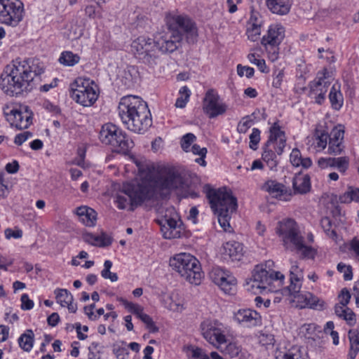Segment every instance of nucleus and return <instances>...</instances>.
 <instances>
[{
	"instance_id": "9d476101",
	"label": "nucleus",
	"mask_w": 359,
	"mask_h": 359,
	"mask_svg": "<svg viewBox=\"0 0 359 359\" xmlns=\"http://www.w3.org/2000/svg\"><path fill=\"white\" fill-rule=\"evenodd\" d=\"M283 279L284 276L280 272L266 270L262 266L257 265L252 271V277L246 280V290L254 293L256 290H259L261 292H273L275 289L273 283H281Z\"/></svg>"
},
{
	"instance_id": "4c0bfd02",
	"label": "nucleus",
	"mask_w": 359,
	"mask_h": 359,
	"mask_svg": "<svg viewBox=\"0 0 359 359\" xmlns=\"http://www.w3.org/2000/svg\"><path fill=\"white\" fill-rule=\"evenodd\" d=\"M237 283V280L234 276H233L230 272H229L224 280L219 283L218 286L225 292L230 293L235 287Z\"/></svg>"
},
{
	"instance_id": "e433bc0d",
	"label": "nucleus",
	"mask_w": 359,
	"mask_h": 359,
	"mask_svg": "<svg viewBox=\"0 0 359 359\" xmlns=\"http://www.w3.org/2000/svg\"><path fill=\"white\" fill-rule=\"evenodd\" d=\"M225 355H228L231 358H236L241 353V347L235 342H231L227 344L224 348L222 345L217 346Z\"/></svg>"
},
{
	"instance_id": "cd10ccee",
	"label": "nucleus",
	"mask_w": 359,
	"mask_h": 359,
	"mask_svg": "<svg viewBox=\"0 0 359 359\" xmlns=\"http://www.w3.org/2000/svg\"><path fill=\"white\" fill-rule=\"evenodd\" d=\"M243 247L236 241H229L223 246V255L232 261L240 260L242 257Z\"/></svg>"
},
{
	"instance_id": "1a4fd4ad",
	"label": "nucleus",
	"mask_w": 359,
	"mask_h": 359,
	"mask_svg": "<svg viewBox=\"0 0 359 359\" xmlns=\"http://www.w3.org/2000/svg\"><path fill=\"white\" fill-rule=\"evenodd\" d=\"M100 142L111 147L116 153L127 154L134 146L133 141L116 125L108 123L104 124L99 133Z\"/></svg>"
},
{
	"instance_id": "4468645a",
	"label": "nucleus",
	"mask_w": 359,
	"mask_h": 359,
	"mask_svg": "<svg viewBox=\"0 0 359 359\" xmlns=\"http://www.w3.org/2000/svg\"><path fill=\"white\" fill-rule=\"evenodd\" d=\"M157 222L161 226L165 238L172 239L178 236L180 232L177 229L180 225V219L174 208L167 209L165 215L157 219Z\"/></svg>"
},
{
	"instance_id": "72a5a7b5",
	"label": "nucleus",
	"mask_w": 359,
	"mask_h": 359,
	"mask_svg": "<svg viewBox=\"0 0 359 359\" xmlns=\"http://www.w3.org/2000/svg\"><path fill=\"white\" fill-rule=\"evenodd\" d=\"M342 203H349L352 201L359 203V189L350 187L347 191L339 196Z\"/></svg>"
},
{
	"instance_id": "423d86ee",
	"label": "nucleus",
	"mask_w": 359,
	"mask_h": 359,
	"mask_svg": "<svg viewBox=\"0 0 359 359\" xmlns=\"http://www.w3.org/2000/svg\"><path fill=\"white\" fill-rule=\"evenodd\" d=\"M211 208L217 215L218 222L226 232H231L229 220L231 215L236 210L237 200L226 188L210 189L207 193Z\"/></svg>"
},
{
	"instance_id": "2eb2a0df",
	"label": "nucleus",
	"mask_w": 359,
	"mask_h": 359,
	"mask_svg": "<svg viewBox=\"0 0 359 359\" xmlns=\"http://www.w3.org/2000/svg\"><path fill=\"white\" fill-rule=\"evenodd\" d=\"M203 112L210 118L222 115L226 111V105L220 101L219 96L213 89H209L203 100Z\"/></svg>"
},
{
	"instance_id": "3c124183",
	"label": "nucleus",
	"mask_w": 359,
	"mask_h": 359,
	"mask_svg": "<svg viewBox=\"0 0 359 359\" xmlns=\"http://www.w3.org/2000/svg\"><path fill=\"white\" fill-rule=\"evenodd\" d=\"M248 58L251 63L256 65L262 72H268L266 70V66L264 60L257 58L256 55L255 53H250L248 55Z\"/></svg>"
},
{
	"instance_id": "c03bdc74",
	"label": "nucleus",
	"mask_w": 359,
	"mask_h": 359,
	"mask_svg": "<svg viewBox=\"0 0 359 359\" xmlns=\"http://www.w3.org/2000/svg\"><path fill=\"white\" fill-rule=\"evenodd\" d=\"M333 160V167L338 169V170L341 172H345L347 168H348V158L346 156L339 157V158H332Z\"/></svg>"
},
{
	"instance_id": "338daca9",
	"label": "nucleus",
	"mask_w": 359,
	"mask_h": 359,
	"mask_svg": "<svg viewBox=\"0 0 359 359\" xmlns=\"http://www.w3.org/2000/svg\"><path fill=\"white\" fill-rule=\"evenodd\" d=\"M113 353L117 359H126V356L128 355V351L125 347L114 346Z\"/></svg>"
},
{
	"instance_id": "7ed1b4c3",
	"label": "nucleus",
	"mask_w": 359,
	"mask_h": 359,
	"mask_svg": "<svg viewBox=\"0 0 359 359\" xmlns=\"http://www.w3.org/2000/svg\"><path fill=\"white\" fill-rule=\"evenodd\" d=\"M166 25L169 32L160 34L158 44L165 52L177 50L184 38L189 43H194L197 36V29L194 22L187 15L169 13L166 15Z\"/></svg>"
},
{
	"instance_id": "6e6552de",
	"label": "nucleus",
	"mask_w": 359,
	"mask_h": 359,
	"mask_svg": "<svg viewBox=\"0 0 359 359\" xmlns=\"http://www.w3.org/2000/svg\"><path fill=\"white\" fill-rule=\"evenodd\" d=\"M170 266L191 284L199 285L203 272L199 261L188 253L176 255L170 259Z\"/></svg>"
},
{
	"instance_id": "c756f323",
	"label": "nucleus",
	"mask_w": 359,
	"mask_h": 359,
	"mask_svg": "<svg viewBox=\"0 0 359 359\" xmlns=\"http://www.w3.org/2000/svg\"><path fill=\"white\" fill-rule=\"evenodd\" d=\"M350 341V350L348 359H355L359 352V324L356 329H351L348 332Z\"/></svg>"
},
{
	"instance_id": "6e6d98bb",
	"label": "nucleus",
	"mask_w": 359,
	"mask_h": 359,
	"mask_svg": "<svg viewBox=\"0 0 359 359\" xmlns=\"http://www.w3.org/2000/svg\"><path fill=\"white\" fill-rule=\"evenodd\" d=\"M338 298L339 299V302L337 304L348 306L350 302L351 295L347 288H343L338 295Z\"/></svg>"
},
{
	"instance_id": "f03ea898",
	"label": "nucleus",
	"mask_w": 359,
	"mask_h": 359,
	"mask_svg": "<svg viewBox=\"0 0 359 359\" xmlns=\"http://www.w3.org/2000/svg\"><path fill=\"white\" fill-rule=\"evenodd\" d=\"M135 163L140 175L139 182L144 180L154 182L155 184L152 186L154 192L158 193L161 198L167 197L173 191H183L189 187L185 175L176 168H165L159 175H156L153 168L138 160H135Z\"/></svg>"
},
{
	"instance_id": "603ef678",
	"label": "nucleus",
	"mask_w": 359,
	"mask_h": 359,
	"mask_svg": "<svg viewBox=\"0 0 359 359\" xmlns=\"http://www.w3.org/2000/svg\"><path fill=\"white\" fill-rule=\"evenodd\" d=\"M344 149L342 142H330L329 141V145L327 149V153L330 155L337 156L340 154Z\"/></svg>"
},
{
	"instance_id": "f3484780",
	"label": "nucleus",
	"mask_w": 359,
	"mask_h": 359,
	"mask_svg": "<svg viewBox=\"0 0 359 359\" xmlns=\"http://www.w3.org/2000/svg\"><path fill=\"white\" fill-rule=\"evenodd\" d=\"M6 115L11 125L18 130L26 129L32 124V113L27 106L21 109H11Z\"/></svg>"
},
{
	"instance_id": "58836bf2",
	"label": "nucleus",
	"mask_w": 359,
	"mask_h": 359,
	"mask_svg": "<svg viewBox=\"0 0 359 359\" xmlns=\"http://www.w3.org/2000/svg\"><path fill=\"white\" fill-rule=\"evenodd\" d=\"M180 95L175 102L176 107L184 108L185 107L187 102L191 95V91L187 86H183L180 89Z\"/></svg>"
},
{
	"instance_id": "a19ab883",
	"label": "nucleus",
	"mask_w": 359,
	"mask_h": 359,
	"mask_svg": "<svg viewBox=\"0 0 359 359\" xmlns=\"http://www.w3.org/2000/svg\"><path fill=\"white\" fill-rule=\"evenodd\" d=\"M229 271L224 270L222 268H214L210 273V276L212 280L216 284L219 285L220 282L224 280Z\"/></svg>"
},
{
	"instance_id": "a211bd4d",
	"label": "nucleus",
	"mask_w": 359,
	"mask_h": 359,
	"mask_svg": "<svg viewBox=\"0 0 359 359\" xmlns=\"http://www.w3.org/2000/svg\"><path fill=\"white\" fill-rule=\"evenodd\" d=\"M201 328L204 338L216 348L226 342V337L222 334L217 323L203 322L201 325Z\"/></svg>"
},
{
	"instance_id": "f8f14e48",
	"label": "nucleus",
	"mask_w": 359,
	"mask_h": 359,
	"mask_svg": "<svg viewBox=\"0 0 359 359\" xmlns=\"http://www.w3.org/2000/svg\"><path fill=\"white\" fill-rule=\"evenodd\" d=\"M70 89L71 97L83 107L92 106L97 100V86L90 79H76L71 84Z\"/></svg>"
},
{
	"instance_id": "dca6fc26",
	"label": "nucleus",
	"mask_w": 359,
	"mask_h": 359,
	"mask_svg": "<svg viewBox=\"0 0 359 359\" xmlns=\"http://www.w3.org/2000/svg\"><path fill=\"white\" fill-rule=\"evenodd\" d=\"M327 70L318 73L317 77L309 83V97L314 100L315 102L321 104L325 100V94L330 86V81H327Z\"/></svg>"
},
{
	"instance_id": "69168bd1",
	"label": "nucleus",
	"mask_w": 359,
	"mask_h": 359,
	"mask_svg": "<svg viewBox=\"0 0 359 359\" xmlns=\"http://www.w3.org/2000/svg\"><path fill=\"white\" fill-rule=\"evenodd\" d=\"M277 359H304L299 353L297 348H292L288 352L285 353L281 358Z\"/></svg>"
},
{
	"instance_id": "9b49d317",
	"label": "nucleus",
	"mask_w": 359,
	"mask_h": 359,
	"mask_svg": "<svg viewBox=\"0 0 359 359\" xmlns=\"http://www.w3.org/2000/svg\"><path fill=\"white\" fill-rule=\"evenodd\" d=\"M158 41L159 36H156L155 40L143 36H140L133 41L131 50L139 60L149 67H154L157 65L158 60L157 50L163 53H166L158 44Z\"/></svg>"
},
{
	"instance_id": "f704fd0d",
	"label": "nucleus",
	"mask_w": 359,
	"mask_h": 359,
	"mask_svg": "<svg viewBox=\"0 0 359 359\" xmlns=\"http://www.w3.org/2000/svg\"><path fill=\"white\" fill-rule=\"evenodd\" d=\"M54 293L57 302L63 307H65L68 302H73V296L67 289L57 288Z\"/></svg>"
},
{
	"instance_id": "de8ad7c7",
	"label": "nucleus",
	"mask_w": 359,
	"mask_h": 359,
	"mask_svg": "<svg viewBox=\"0 0 359 359\" xmlns=\"http://www.w3.org/2000/svg\"><path fill=\"white\" fill-rule=\"evenodd\" d=\"M249 147L251 149L255 151L257 149V145L260 141V130L258 128H253L250 135Z\"/></svg>"
},
{
	"instance_id": "8fccbe9b",
	"label": "nucleus",
	"mask_w": 359,
	"mask_h": 359,
	"mask_svg": "<svg viewBox=\"0 0 359 359\" xmlns=\"http://www.w3.org/2000/svg\"><path fill=\"white\" fill-rule=\"evenodd\" d=\"M196 139L193 133H187L184 135L181 139V147L186 152L189 151L191 144Z\"/></svg>"
},
{
	"instance_id": "4be33fe9",
	"label": "nucleus",
	"mask_w": 359,
	"mask_h": 359,
	"mask_svg": "<svg viewBox=\"0 0 359 359\" xmlns=\"http://www.w3.org/2000/svg\"><path fill=\"white\" fill-rule=\"evenodd\" d=\"M264 189L268 191L272 197L283 201L289 200L292 195L287 191L286 187L283 184L273 180L266 182L264 185Z\"/></svg>"
},
{
	"instance_id": "49530a36",
	"label": "nucleus",
	"mask_w": 359,
	"mask_h": 359,
	"mask_svg": "<svg viewBox=\"0 0 359 359\" xmlns=\"http://www.w3.org/2000/svg\"><path fill=\"white\" fill-rule=\"evenodd\" d=\"M310 297V302L307 307L313 309L323 310L325 309V302L318 297L312 294H308Z\"/></svg>"
},
{
	"instance_id": "052dcab7",
	"label": "nucleus",
	"mask_w": 359,
	"mask_h": 359,
	"mask_svg": "<svg viewBox=\"0 0 359 359\" xmlns=\"http://www.w3.org/2000/svg\"><path fill=\"white\" fill-rule=\"evenodd\" d=\"M273 82L272 86L274 88H279L282 84V81L284 77L283 70H277L273 72Z\"/></svg>"
},
{
	"instance_id": "e2e57ef3",
	"label": "nucleus",
	"mask_w": 359,
	"mask_h": 359,
	"mask_svg": "<svg viewBox=\"0 0 359 359\" xmlns=\"http://www.w3.org/2000/svg\"><path fill=\"white\" fill-rule=\"evenodd\" d=\"M252 122V120L248 119V116L244 117L238 125V132L240 133H245L248 129L250 128Z\"/></svg>"
},
{
	"instance_id": "ddd939ff",
	"label": "nucleus",
	"mask_w": 359,
	"mask_h": 359,
	"mask_svg": "<svg viewBox=\"0 0 359 359\" xmlns=\"http://www.w3.org/2000/svg\"><path fill=\"white\" fill-rule=\"evenodd\" d=\"M24 6L20 0H0V23L16 27L22 20Z\"/></svg>"
},
{
	"instance_id": "39448f33",
	"label": "nucleus",
	"mask_w": 359,
	"mask_h": 359,
	"mask_svg": "<svg viewBox=\"0 0 359 359\" xmlns=\"http://www.w3.org/2000/svg\"><path fill=\"white\" fill-rule=\"evenodd\" d=\"M154 182L144 180L137 184L125 183L122 190L117 194L116 203L118 208L123 210L130 205V210L140 205L144 201L157 198L159 194L154 192Z\"/></svg>"
},
{
	"instance_id": "864d4df0",
	"label": "nucleus",
	"mask_w": 359,
	"mask_h": 359,
	"mask_svg": "<svg viewBox=\"0 0 359 359\" xmlns=\"http://www.w3.org/2000/svg\"><path fill=\"white\" fill-rule=\"evenodd\" d=\"M337 270L340 273H344V278L345 280H350L353 278L352 268L351 266H347L345 264L340 262L337 264Z\"/></svg>"
},
{
	"instance_id": "0eeeda50",
	"label": "nucleus",
	"mask_w": 359,
	"mask_h": 359,
	"mask_svg": "<svg viewBox=\"0 0 359 359\" xmlns=\"http://www.w3.org/2000/svg\"><path fill=\"white\" fill-rule=\"evenodd\" d=\"M276 232L283 238L284 245L287 247L288 243L292 244L295 249L301 253L302 259L314 258L316 250L313 248L304 245V237L301 235L294 220L287 219L278 222Z\"/></svg>"
},
{
	"instance_id": "13d9d810",
	"label": "nucleus",
	"mask_w": 359,
	"mask_h": 359,
	"mask_svg": "<svg viewBox=\"0 0 359 359\" xmlns=\"http://www.w3.org/2000/svg\"><path fill=\"white\" fill-rule=\"evenodd\" d=\"M237 72L240 76L245 75L247 78H251L254 75L255 70L252 67L238 65L237 66Z\"/></svg>"
},
{
	"instance_id": "a878e982",
	"label": "nucleus",
	"mask_w": 359,
	"mask_h": 359,
	"mask_svg": "<svg viewBox=\"0 0 359 359\" xmlns=\"http://www.w3.org/2000/svg\"><path fill=\"white\" fill-rule=\"evenodd\" d=\"M294 194H304L311 189L310 177L309 175L297 174L292 181Z\"/></svg>"
},
{
	"instance_id": "5fc2aeb1",
	"label": "nucleus",
	"mask_w": 359,
	"mask_h": 359,
	"mask_svg": "<svg viewBox=\"0 0 359 359\" xmlns=\"http://www.w3.org/2000/svg\"><path fill=\"white\" fill-rule=\"evenodd\" d=\"M261 28L259 26L253 24L251 28L248 29V38L252 41H256L259 39Z\"/></svg>"
},
{
	"instance_id": "393cba45",
	"label": "nucleus",
	"mask_w": 359,
	"mask_h": 359,
	"mask_svg": "<svg viewBox=\"0 0 359 359\" xmlns=\"http://www.w3.org/2000/svg\"><path fill=\"white\" fill-rule=\"evenodd\" d=\"M139 76L137 68L135 66H127L119 75L120 80L126 88L134 86Z\"/></svg>"
},
{
	"instance_id": "7c9ffc66",
	"label": "nucleus",
	"mask_w": 359,
	"mask_h": 359,
	"mask_svg": "<svg viewBox=\"0 0 359 359\" xmlns=\"http://www.w3.org/2000/svg\"><path fill=\"white\" fill-rule=\"evenodd\" d=\"M329 99L332 109L339 110L344 103V97L340 91L339 86L334 84L329 94Z\"/></svg>"
},
{
	"instance_id": "f257e3e1",
	"label": "nucleus",
	"mask_w": 359,
	"mask_h": 359,
	"mask_svg": "<svg viewBox=\"0 0 359 359\" xmlns=\"http://www.w3.org/2000/svg\"><path fill=\"white\" fill-rule=\"evenodd\" d=\"M43 64L39 59L18 58L4 68L0 76V87L8 96L18 97L34 87V78L43 72Z\"/></svg>"
},
{
	"instance_id": "473e14b6",
	"label": "nucleus",
	"mask_w": 359,
	"mask_h": 359,
	"mask_svg": "<svg viewBox=\"0 0 359 359\" xmlns=\"http://www.w3.org/2000/svg\"><path fill=\"white\" fill-rule=\"evenodd\" d=\"M269 146H266V142L263 147L262 159L266 162V165L271 170L276 168L278 164V160L277 159V154L272 149L269 148Z\"/></svg>"
},
{
	"instance_id": "c9c22d12",
	"label": "nucleus",
	"mask_w": 359,
	"mask_h": 359,
	"mask_svg": "<svg viewBox=\"0 0 359 359\" xmlns=\"http://www.w3.org/2000/svg\"><path fill=\"white\" fill-rule=\"evenodd\" d=\"M80 60V57L71 51H65L61 54L59 61L66 66H74Z\"/></svg>"
},
{
	"instance_id": "680f3d73",
	"label": "nucleus",
	"mask_w": 359,
	"mask_h": 359,
	"mask_svg": "<svg viewBox=\"0 0 359 359\" xmlns=\"http://www.w3.org/2000/svg\"><path fill=\"white\" fill-rule=\"evenodd\" d=\"M33 135L32 133L25 131L22 133L18 134L14 138V143L17 145H22L25 141Z\"/></svg>"
},
{
	"instance_id": "bf43d9fd",
	"label": "nucleus",
	"mask_w": 359,
	"mask_h": 359,
	"mask_svg": "<svg viewBox=\"0 0 359 359\" xmlns=\"http://www.w3.org/2000/svg\"><path fill=\"white\" fill-rule=\"evenodd\" d=\"M328 138L327 133L324 131L320 132L316 137V147L322 149H325L326 147Z\"/></svg>"
},
{
	"instance_id": "6ab92c4d",
	"label": "nucleus",
	"mask_w": 359,
	"mask_h": 359,
	"mask_svg": "<svg viewBox=\"0 0 359 359\" xmlns=\"http://www.w3.org/2000/svg\"><path fill=\"white\" fill-rule=\"evenodd\" d=\"M285 36L284 27L280 25H271L267 34L262 39V44L266 48L270 46L273 51V56L276 58V48L281 43Z\"/></svg>"
},
{
	"instance_id": "a18cd8bd",
	"label": "nucleus",
	"mask_w": 359,
	"mask_h": 359,
	"mask_svg": "<svg viewBox=\"0 0 359 359\" xmlns=\"http://www.w3.org/2000/svg\"><path fill=\"white\" fill-rule=\"evenodd\" d=\"M320 225L323 229L324 231L329 237L332 238H334L335 237H337L336 231L333 229H331L332 222L329 217H323L320 220Z\"/></svg>"
},
{
	"instance_id": "79ce46f5",
	"label": "nucleus",
	"mask_w": 359,
	"mask_h": 359,
	"mask_svg": "<svg viewBox=\"0 0 359 359\" xmlns=\"http://www.w3.org/2000/svg\"><path fill=\"white\" fill-rule=\"evenodd\" d=\"M111 266L112 262L110 260H106L104 263V269L101 271V275L104 278L115 282L118 280V276L116 273L110 271Z\"/></svg>"
},
{
	"instance_id": "4d7b16f0",
	"label": "nucleus",
	"mask_w": 359,
	"mask_h": 359,
	"mask_svg": "<svg viewBox=\"0 0 359 359\" xmlns=\"http://www.w3.org/2000/svg\"><path fill=\"white\" fill-rule=\"evenodd\" d=\"M302 157L300 151L297 148L293 149L290 156V163L293 166L299 167Z\"/></svg>"
},
{
	"instance_id": "bb28decb",
	"label": "nucleus",
	"mask_w": 359,
	"mask_h": 359,
	"mask_svg": "<svg viewBox=\"0 0 359 359\" xmlns=\"http://www.w3.org/2000/svg\"><path fill=\"white\" fill-rule=\"evenodd\" d=\"M290 273V285L288 287L289 290L290 292H297L301 288L300 281L303 278V273L297 262H292Z\"/></svg>"
},
{
	"instance_id": "aec40b11",
	"label": "nucleus",
	"mask_w": 359,
	"mask_h": 359,
	"mask_svg": "<svg viewBox=\"0 0 359 359\" xmlns=\"http://www.w3.org/2000/svg\"><path fill=\"white\" fill-rule=\"evenodd\" d=\"M276 142V153L281 155L286 145V137L285 132L280 130L278 123H274L270 128V136L266 142V146H270L271 143Z\"/></svg>"
},
{
	"instance_id": "b1692460",
	"label": "nucleus",
	"mask_w": 359,
	"mask_h": 359,
	"mask_svg": "<svg viewBox=\"0 0 359 359\" xmlns=\"http://www.w3.org/2000/svg\"><path fill=\"white\" fill-rule=\"evenodd\" d=\"M269 11L279 15L287 14L291 8L292 0H266Z\"/></svg>"
},
{
	"instance_id": "37998d69",
	"label": "nucleus",
	"mask_w": 359,
	"mask_h": 359,
	"mask_svg": "<svg viewBox=\"0 0 359 359\" xmlns=\"http://www.w3.org/2000/svg\"><path fill=\"white\" fill-rule=\"evenodd\" d=\"M344 135V130L343 127L341 125L336 126L332 130L330 135H328L329 141L342 142Z\"/></svg>"
},
{
	"instance_id": "09e8293b",
	"label": "nucleus",
	"mask_w": 359,
	"mask_h": 359,
	"mask_svg": "<svg viewBox=\"0 0 359 359\" xmlns=\"http://www.w3.org/2000/svg\"><path fill=\"white\" fill-rule=\"evenodd\" d=\"M138 318L147 325V329H149L151 332L154 333L158 331V328L156 326L152 318L149 315L142 313Z\"/></svg>"
},
{
	"instance_id": "774afa93",
	"label": "nucleus",
	"mask_w": 359,
	"mask_h": 359,
	"mask_svg": "<svg viewBox=\"0 0 359 359\" xmlns=\"http://www.w3.org/2000/svg\"><path fill=\"white\" fill-rule=\"evenodd\" d=\"M176 295L172 294L169 296L168 300L170 301L169 305L167 306L170 310L179 311L182 308L181 302H177L175 299Z\"/></svg>"
},
{
	"instance_id": "412c9836",
	"label": "nucleus",
	"mask_w": 359,
	"mask_h": 359,
	"mask_svg": "<svg viewBox=\"0 0 359 359\" xmlns=\"http://www.w3.org/2000/svg\"><path fill=\"white\" fill-rule=\"evenodd\" d=\"M234 318L239 323L248 327L256 326L261 323V316L252 309H240L235 313Z\"/></svg>"
},
{
	"instance_id": "ea45409f",
	"label": "nucleus",
	"mask_w": 359,
	"mask_h": 359,
	"mask_svg": "<svg viewBox=\"0 0 359 359\" xmlns=\"http://www.w3.org/2000/svg\"><path fill=\"white\" fill-rule=\"evenodd\" d=\"M118 300L130 312L137 316V318L140 317V314L143 313V308L136 304H133L127 301L126 299L120 297Z\"/></svg>"
},
{
	"instance_id": "0e129e2a",
	"label": "nucleus",
	"mask_w": 359,
	"mask_h": 359,
	"mask_svg": "<svg viewBox=\"0 0 359 359\" xmlns=\"http://www.w3.org/2000/svg\"><path fill=\"white\" fill-rule=\"evenodd\" d=\"M21 308L22 310H30L34 306V302L31 300L27 294L21 296Z\"/></svg>"
},
{
	"instance_id": "c85d7f7f",
	"label": "nucleus",
	"mask_w": 359,
	"mask_h": 359,
	"mask_svg": "<svg viewBox=\"0 0 359 359\" xmlns=\"http://www.w3.org/2000/svg\"><path fill=\"white\" fill-rule=\"evenodd\" d=\"M334 313L339 318L346 320L347 324L350 326H353L356 323V316L348 306L336 304L334 306Z\"/></svg>"
},
{
	"instance_id": "20e7f679",
	"label": "nucleus",
	"mask_w": 359,
	"mask_h": 359,
	"mask_svg": "<svg viewBox=\"0 0 359 359\" xmlns=\"http://www.w3.org/2000/svg\"><path fill=\"white\" fill-rule=\"evenodd\" d=\"M118 116L126 128L137 133H144L152 124L147 104L140 97H123L118 106Z\"/></svg>"
},
{
	"instance_id": "5701e85b",
	"label": "nucleus",
	"mask_w": 359,
	"mask_h": 359,
	"mask_svg": "<svg viewBox=\"0 0 359 359\" xmlns=\"http://www.w3.org/2000/svg\"><path fill=\"white\" fill-rule=\"evenodd\" d=\"M80 222L87 226H93L97 219L96 212L87 206H80L75 210Z\"/></svg>"
},
{
	"instance_id": "2f4dec72",
	"label": "nucleus",
	"mask_w": 359,
	"mask_h": 359,
	"mask_svg": "<svg viewBox=\"0 0 359 359\" xmlns=\"http://www.w3.org/2000/svg\"><path fill=\"white\" fill-rule=\"evenodd\" d=\"M34 334L32 330H27L18 339L20 347L26 352H29L34 344Z\"/></svg>"
}]
</instances>
